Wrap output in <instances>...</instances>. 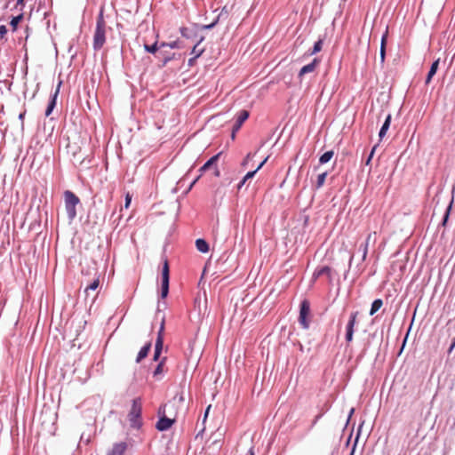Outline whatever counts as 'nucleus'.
<instances>
[{
	"label": "nucleus",
	"mask_w": 455,
	"mask_h": 455,
	"mask_svg": "<svg viewBox=\"0 0 455 455\" xmlns=\"http://www.w3.org/2000/svg\"><path fill=\"white\" fill-rule=\"evenodd\" d=\"M310 313V303L307 299H304L301 301L299 306V322L303 329L307 330L309 328V322L307 320V316Z\"/></svg>",
	"instance_id": "6"
},
{
	"label": "nucleus",
	"mask_w": 455,
	"mask_h": 455,
	"mask_svg": "<svg viewBox=\"0 0 455 455\" xmlns=\"http://www.w3.org/2000/svg\"><path fill=\"white\" fill-rule=\"evenodd\" d=\"M249 455H254V452H253V447H251L250 450H249Z\"/></svg>",
	"instance_id": "55"
},
{
	"label": "nucleus",
	"mask_w": 455,
	"mask_h": 455,
	"mask_svg": "<svg viewBox=\"0 0 455 455\" xmlns=\"http://www.w3.org/2000/svg\"><path fill=\"white\" fill-rule=\"evenodd\" d=\"M323 413H320L318 415H316L314 419V420L312 421V424L310 426V428H313L315 424L317 423V421L323 417Z\"/></svg>",
	"instance_id": "38"
},
{
	"label": "nucleus",
	"mask_w": 455,
	"mask_h": 455,
	"mask_svg": "<svg viewBox=\"0 0 455 455\" xmlns=\"http://www.w3.org/2000/svg\"><path fill=\"white\" fill-rule=\"evenodd\" d=\"M382 305L383 301L381 299H374L371 306L370 315H373L377 311H379Z\"/></svg>",
	"instance_id": "24"
},
{
	"label": "nucleus",
	"mask_w": 455,
	"mask_h": 455,
	"mask_svg": "<svg viewBox=\"0 0 455 455\" xmlns=\"http://www.w3.org/2000/svg\"><path fill=\"white\" fill-rule=\"evenodd\" d=\"M158 413L163 415L159 417V419L156 424V428L160 432H164L171 428L175 420L165 416L164 406H161L159 408Z\"/></svg>",
	"instance_id": "7"
},
{
	"label": "nucleus",
	"mask_w": 455,
	"mask_h": 455,
	"mask_svg": "<svg viewBox=\"0 0 455 455\" xmlns=\"http://www.w3.org/2000/svg\"><path fill=\"white\" fill-rule=\"evenodd\" d=\"M165 47H169L170 49L179 48L180 47L179 41H172L170 43H162L160 44V48H165Z\"/></svg>",
	"instance_id": "33"
},
{
	"label": "nucleus",
	"mask_w": 455,
	"mask_h": 455,
	"mask_svg": "<svg viewBox=\"0 0 455 455\" xmlns=\"http://www.w3.org/2000/svg\"><path fill=\"white\" fill-rule=\"evenodd\" d=\"M323 39H318L315 44H314V46L311 50L308 51V55H314V54H316L317 52H319L321 50H322V47H323Z\"/></svg>",
	"instance_id": "27"
},
{
	"label": "nucleus",
	"mask_w": 455,
	"mask_h": 455,
	"mask_svg": "<svg viewBox=\"0 0 455 455\" xmlns=\"http://www.w3.org/2000/svg\"><path fill=\"white\" fill-rule=\"evenodd\" d=\"M358 436H359V435H357V436H356V438L355 440V443H354V444L352 446V449H351V451H350L349 455H355V451L356 444H357V441H358Z\"/></svg>",
	"instance_id": "39"
},
{
	"label": "nucleus",
	"mask_w": 455,
	"mask_h": 455,
	"mask_svg": "<svg viewBox=\"0 0 455 455\" xmlns=\"http://www.w3.org/2000/svg\"><path fill=\"white\" fill-rule=\"evenodd\" d=\"M164 323H165V319H164V315H163L162 318H161L160 328H159V331L157 333V338H156V344H155V351H154V355H153V360L155 362L159 361V358H160V355H161V353L163 350Z\"/></svg>",
	"instance_id": "5"
},
{
	"label": "nucleus",
	"mask_w": 455,
	"mask_h": 455,
	"mask_svg": "<svg viewBox=\"0 0 455 455\" xmlns=\"http://www.w3.org/2000/svg\"><path fill=\"white\" fill-rule=\"evenodd\" d=\"M204 37L200 36L190 52V54L194 55V57L196 59L199 58L204 52V49H198L199 44L204 41Z\"/></svg>",
	"instance_id": "21"
},
{
	"label": "nucleus",
	"mask_w": 455,
	"mask_h": 455,
	"mask_svg": "<svg viewBox=\"0 0 455 455\" xmlns=\"http://www.w3.org/2000/svg\"><path fill=\"white\" fill-rule=\"evenodd\" d=\"M18 7H20V10L22 11V9L24 7V0H17L15 8H18Z\"/></svg>",
	"instance_id": "40"
},
{
	"label": "nucleus",
	"mask_w": 455,
	"mask_h": 455,
	"mask_svg": "<svg viewBox=\"0 0 455 455\" xmlns=\"http://www.w3.org/2000/svg\"><path fill=\"white\" fill-rule=\"evenodd\" d=\"M319 63L320 60L318 58H315L310 63L303 66L299 72V77H301L307 73L313 72L319 65Z\"/></svg>",
	"instance_id": "13"
},
{
	"label": "nucleus",
	"mask_w": 455,
	"mask_h": 455,
	"mask_svg": "<svg viewBox=\"0 0 455 455\" xmlns=\"http://www.w3.org/2000/svg\"><path fill=\"white\" fill-rule=\"evenodd\" d=\"M334 156V152L333 150H329V151H326L324 152L320 157H319V164H327L329 161H331V159Z\"/></svg>",
	"instance_id": "25"
},
{
	"label": "nucleus",
	"mask_w": 455,
	"mask_h": 455,
	"mask_svg": "<svg viewBox=\"0 0 455 455\" xmlns=\"http://www.w3.org/2000/svg\"><path fill=\"white\" fill-rule=\"evenodd\" d=\"M143 47H144V50L147 52L152 53V54H155V55H156L158 53L159 50L161 49L160 45H158V42L157 41L155 42L152 44H144Z\"/></svg>",
	"instance_id": "22"
},
{
	"label": "nucleus",
	"mask_w": 455,
	"mask_h": 455,
	"mask_svg": "<svg viewBox=\"0 0 455 455\" xmlns=\"http://www.w3.org/2000/svg\"><path fill=\"white\" fill-rule=\"evenodd\" d=\"M354 332H346V340L351 342L353 340Z\"/></svg>",
	"instance_id": "41"
},
{
	"label": "nucleus",
	"mask_w": 455,
	"mask_h": 455,
	"mask_svg": "<svg viewBox=\"0 0 455 455\" xmlns=\"http://www.w3.org/2000/svg\"><path fill=\"white\" fill-rule=\"evenodd\" d=\"M353 259H354V255H352L349 259V262H348V267H351V264H352V261H353Z\"/></svg>",
	"instance_id": "54"
},
{
	"label": "nucleus",
	"mask_w": 455,
	"mask_h": 455,
	"mask_svg": "<svg viewBox=\"0 0 455 455\" xmlns=\"http://www.w3.org/2000/svg\"><path fill=\"white\" fill-rule=\"evenodd\" d=\"M159 314H160V310H158V311L156 312V317H158Z\"/></svg>",
	"instance_id": "59"
},
{
	"label": "nucleus",
	"mask_w": 455,
	"mask_h": 455,
	"mask_svg": "<svg viewBox=\"0 0 455 455\" xmlns=\"http://www.w3.org/2000/svg\"><path fill=\"white\" fill-rule=\"evenodd\" d=\"M391 119H392V116H391V114H388L379 132V140H382L386 136L387 132L388 131V129L390 127Z\"/></svg>",
	"instance_id": "16"
},
{
	"label": "nucleus",
	"mask_w": 455,
	"mask_h": 455,
	"mask_svg": "<svg viewBox=\"0 0 455 455\" xmlns=\"http://www.w3.org/2000/svg\"><path fill=\"white\" fill-rule=\"evenodd\" d=\"M210 409H211V405H209V406L207 407V409H206V411H205V413H204V414L208 415V412H209Z\"/></svg>",
	"instance_id": "56"
},
{
	"label": "nucleus",
	"mask_w": 455,
	"mask_h": 455,
	"mask_svg": "<svg viewBox=\"0 0 455 455\" xmlns=\"http://www.w3.org/2000/svg\"><path fill=\"white\" fill-rule=\"evenodd\" d=\"M386 48L387 46H384L383 44H380V48H379V58H380V63L383 64L385 62V58H386Z\"/></svg>",
	"instance_id": "35"
},
{
	"label": "nucleus",
	"mask_w": 455,
	"mask_h": 455,
	"mask_svg": "<svg viewBox=\"0 0 455 455\" xmlns=\"http://www.w3.org/2000/svg\"><path fill=\"white\" fill-rule=\"evenodd\" d=\"M207 416H208V415H206V414H204V421H205V420H206Z\"/></svg>",
	"instance_id": "58"
},
{
	"label": "nucleus",
	"mask_w": 455,
	"mask_h": 455,
	"mask_svg": "<svg viewBox=\"0 0 455 455\" xmlns=\"http://www.w3.org/2000/svg\"><path fill=\"white\" fill-rule=\"evenodd\" d=\"M204 429H202L199 433H197L196 437H198L204 432Z\"/></svg>",
	"instance_id": "57"
},
{
	"label": "nucleus",
	"mask_w": 455,
	"mask_h": 455,
	"mask_svg": "<svg viewBox=\"0 0 455 455\" xmlns=\"http://www.w3.org/2000/svg\"><path fill=\"white\" fill-rule=\"evenodd\" d=\"M65 208L68 218L72 221L76 217V207L80 204L79 197L70 190L64 192Z\"/></svg>",
	"instance_id": "3"
},
{
	"label": "nucleus",
	"mask_w": 455,
	"mask_h": 455,
	"mask_svg": "<svg viewBox=\"0 0 455 455\" xmlns=\"http://www.w3.org/2000/svg\"><path fill=\"white\" fill-rule=\"evenodd\" d=\"M214 175H215L216 177H219V176L220 175V170H219V169H217V168H216V170H215V172H214Z\"/></svg>",
	"instance_id": "52"
},
{
	"label": "nucleus",
	"mask_w": 455,
	"mask_h": 455,
	"mask_svg": "<svg viewBox=\"0 0 455 455\" xmlns=\"http://www.w3.org/2000/svg\"><path fill=\"white\" fill-rule=\"evenodd\" d=\"M61 84H62V81H60L55 91L51 93L50 100H49L47 108L45 109V114H44L45 116H49L52 113L53 109L55 108L56 104H57V98L60 93Z\"/></svg>",
	"instance_id": "8"
},
{
	"label": "nucleus",
	"mask_w": 455,
	"mask_h": 455,
	"mask_svg": "<svg viewBox=\"0 0 455 455\" xmlns=\"http://www.w3.org/2000/svg\"><path fill=\"white\" fill-rule=\"evenodd\" d=\"M100 285V277H96L89 285L86 286L84 291H95Z\"/></svg>",
	"instance_id": "31"
},
{
	"label": "nucleus",
	"mask_w": 455,
	"mask_h": 455,
	"mask_svg": "<svg viewBox=\"0 0 455 455\" xmlns=\"http://www.w3.org/2000/svg\"><path fill=\"white\" fill-rule=\"evenodd\" d=\"M454 347H455V338H454L453 342L451 344V346L449 347V352H451Z\"/></svg>",
	"instance_id": "50"
},
{
	"label": "nucleus",
	"mask_w": 455,
	"mask_h": 455,
	"mask_svg": "<svg viewBox=\"0 0 455 455\" xmlns=\"http://www.w3.org/2000/svg\"><path fill=\"white\" fill-rule=\"evenodd\" d=\"M126 443H116L112 451L108 453V455H124L125 450H126Z\"/></svg>",
	"instance_id": "20"
},
{
	"label": "nucleus",
	"mask_w": 455,
	"mask_h": 455,
	"mask_svg": "<svg viewBox=\"0 0 455 455\" xmlns=\"http://www.w3.org/2000/svg\"><path fill=\"white\" fill-rule=\"evenodd\" d=\"M267 158H268V157H266V158H265L261 163H259L258 167L255 169V170H257V172H258L259 170H260V169L263 167V165H264V164H266V162L267 161Z\"/></svg>",
	"instance_id": "44"
},
{
	"label": "nucleus",
	"mask_w": 455,
	"mask_h": 455,
	"mask_svg": "<svg viewBox=\"0 0 455 455\" xmlns=\"http://www.w3.org/2000/svg\"><path fill=\"white\" fill-rule=\"evenodd\" d=\"M359 251H362V261H364L366 259L367 254H368L367 243H362L359 245Z\"/></svg>",
	"instance_id": "32"
},
{
	"label": "nucleus",
	"mask_w": 455,
	"mask_h": 455,
	"mask_svg": "<svg viewBox=\"0 0 455 455\" xmlns=\"http://www.w3.org/2000/svg\"><path fill=\"white\" fill-rule=\"evenodd\" d=\"M199 28V25L193 24L192 27H181L180 31L183 37L187 39H196L197 40V30Z\"/></svg>",
	"instance_id": "10"
},
{
	"label": "nucleus",
	"mask_w": 455,
	"mask_h": 455,
	"mask_svg": "<svg viewBox=\"0 0 455 455\" xmlns=\"http://www.w3.org/2000/svg\"><path fill=\"white\" fill-rule=\"evenodd\" d=\"M107 23L104 19V11L101 8L97 20L93 35L92 47L94 51H100L106 43Z\"/></svg>",
	"instance_id": "1"
},
{
	"label": "nucleus",
	"mask_w": 455,
	"mask_h": 455,
	"mask_svg": "<svg viewBox=\"0 0 455 455\" xmlns=\"http://www.w3.org/2000/svg\"><path fill=\"white\" fill-rule=\"evenodd\" d=\"M252 156H251V154H250V153H249V154L247 155L246 158L243 160V164H243V165H245V164H247L248 160H249L251 157H252Z\"/></svg>",
	"instance_id": "48"
},
{
	"label": "nucleus",
	"mask_w": 455,
	"mask_h": 455,
	"mask_svg": "<svg viewBox=\"0 0 455 455\" xmlns=\"http://www.w3.org/2000/svg\"><path fill=\"white\" fill-rule=\"evenodd\" d=\"M371 236H372V234H371V233L368 234V235H367L366 239H365V240H364V242H363V243H367V246H368V247H369V243H370V241H371Z\"/></svg>",
	"instance_id": "47"
},
{
	"label": "nucleus",
	"mask_w": 455,
	"mask_h": 455,
	"mask_svg": "<svg viewBox=\"0 0 455 455\" xmlns=\"http://www.w3.org/2000/svg\"><path fill=\"white\" fill-rule=\"evenodd\" d=\"M196 247L197 251L202 253H207L210 250L209 243L204 238H198L196 240Z\"/></svg>",
	"instance_id": "19"
},
{
	"label": "nucleus",
	"mask_w": 455,
	"mask_h": 455,
	"mask_svg": "<svg viewBox=\"0 0 455 455\" xmlns=\"http://www.w3.org/2000/svg\"><path fill=\"white\" fill-rule=\"evenodd\" d=\"M7 33V28L5 25L0 26V38H3Z\"/></svg>",
	"instance_id": "37"
},
{
	"label": "nucleus",
	"mask_w": 455,
	"mask_h": 455,
	"mask_svg": "<svg viewBox=\"0 0 455 455\" xmlns=\"http://www.w3.org/2000/svg\"><path fill=\"white\" fill-rule=\"evenodd\" d=\"M236 132H234V127H233V128H232V133H231V138H232V140H234V139H235V133H236Z\"/></svg>",
	"instance_id": "53"
},
{
	"label": "nucleus",
	"mask_w": 455,
	"mask_h": 455,
	"mask_svg": "<svg viewBox=\"0 0 455 455\" xmlns=\"http://www.w3.org/2000/svg\"><path fill=\"white\" fill-rule=\"evenodd\" d=\"M196 60V58H195V57L193 56L192 58H190V59L188 60V65L189 67H192V66L194 65V63H195Z\"/></svg>",
	"instance_id": "46"
},
{
	"label": "nucleus",
	"mask_w": 455,
	"mask_h": 455,
	"mask_svg": "<svg viewBox=\"0 0 455 455\" xmlns=\"http://www.w3.org/2000/svg\"><path fill=\"white\" fill-rule=\"evenodd\" d=\"M25 115H26V112H25V111H24V112H21V113L19 115V119L22 121V120L24 119V117H25Z\"/></svg>",
	"instance_id": "49"
},
{
	"label": "nucleus",
	"mask_w": 455,
	"mask_h": 455,
	"mask_svg": "<svg viewBox=\"0 0 455 455\" xmlns=\"http://www.w3.org/2000/svg\"><path fill=\"white\" fill-rule=\"evenodd\" d=\"M452 204H453V198H451V202L449 203L448 206L446 207V210H445V212L443 214V220H442V226H445L448 220H449V217H450V213H451V208H452Z\"/></svg>",
	"instance_id": "29"
},
{
	"label": "nucleus",
	"mask_w": 455,
	"mask_h": 455,
	"mask_svg": "<svg viewBox=\"0 0 455 455\" xmlns=\"http://www.w3.org/2000/svg\"><path fill=\"white\" fill-rule=\"evenodd\" d=\"M166 361V357L162 358V360L158 363L156 369L153 371V377L158 379L159 375H162L164 371V365Z\"/></svg>",
	"instance_id": "26"
},
{
	"label": "nucleus",
	"mask_w": 455,
	"mask_h": 455,
	"mask_svg": "<svg viewBox=\"0 0 455 455\" xmlns=\"http://www.w3.org/2000/svg\"><path fill=\"white\" fill-rule=\"evenodd\" d=\"M23 17H24L23 12H20L19 15L13 16L12 18V20L10 21V25H11L13 32L17 30L18 25L23 20Z\"/></svg>",
	"instance_id": "23"
},
{
	"label": "nucleus",
	"mask_w": 455,
	"mask_h": 455,
	"mask_svg": "<svg viewBox=\"0 0 455 455\" xmlns=\"http://www.w3.org/2000/svg\"><path fill=\"white\" fill-rule=\"evenodd\" d=\"M377 147H378V145H375V146L371 148V152H370V154H369L368 157H367V158H366V160H365V163H364V164H365V165H369V164H371V159H372V157H373V156H374V153H375V150H376Z\"/></svg>",
	"instance_id": "36"
},
{
	"label": "nucleus",
	"mask_w": 455,
	"mask_h": 455,
	"mask_svg": "<svg viewBox=\"0 0 455 455\" xmlns=\"http://www.w3.org/2000/svg\"><path fill=\"white\" fill-rule=\"evenodd\" d=\"M357 315V311L352 312L350 314L348 322L346 326V332H355V325L356 323Z\"/></svg>",
	"instance_id": "17"
},
{
	"label": "nucleus",
	"mask_w": 455,
	"mask_h": 455,
	"mask_svg": "<svg viewBox=\"0 0 455 455\" xmlns=\"http://www.w3.org/2000/svg\"><path fill=\"white\" fill-rule=\"evenodd\" d=\"M439 61L440 60L437 59L431 64V67L425 80L426 84H428L431 82L433 76L436 74L439 66Z\"/></svg>",
	"instance_id": "15"
},
{
	"label": "nucleus",
	"mask_w": 455,
	"mask_h": 455,
	"mask_svg": "<svg viewBox=\"0 0 455 455\" xmlns=\"http://www.w3.org/2000/svg\"><path fill=\"white\" fill-rule=\"evenodd\" d=\"M324 275L328 277L329 282H332V276H331V268L328 266H323L321 267H316L312 275V283H315L316 279H318L320 276H324Z\"/></svg>",
	"instance_id": "9"
},
{
	"label": "nucleus",
	"mask_w": 455,
	"mask_h": 455,
	"mask_svg": "<svg viewBox=\"0 0 455 455\" xmlns=\"http://www.w3.org/2000/svg\"><path fill=\"white\" fill-rule=\"evenodd\" d=\"M220 152L212 156L209 160H207L203 166L200 167L199 169V172H200V176L203 175L204 172H205L207 170H209L213 164H216V162L218 161L220 156Z\"/></svg>",
	"instance_id": "14"
},
{
	"label": "nucleus",
	"mask_w": 455,
	"mask_h": 455,
	"mask_svg": "<svg viewBox=\"0 0 455 455\" xmlns=\"http://www.w3.org/2000/svg\"><path fill=\"white\" fill-rule=\"evenodd\" d=\"M219 21V18H217L213 22L210 23V24H207V25H199V28L200 29H203V30H210V29H212L216 24L218 23Z\"/></svg>",
	"instance_id": "34"
},
{
	"label": "nucleus",
	"mask_w": 455,
	"mask_h": 455,
	"mask_svg": "<svg viewBox=\"0 0 455 455\" xmlns=\"http://www.w3.org/2000/svg\"><path fill=\"white\" fill-rule=\"evenodd\" d=\"M354 411H355V409H354V408H352V409L350 410V411H349V415H348L347 421L350 419V418H351V416L353 415Z\"/></svg>",
	"instance_id": "51"
},
{
	"label": "nucleus",
	"mask_w": 455,
	"mask_h": 455,
	"mask_svg": "<svg viewBox=\"0 0 455 455\" xmlns=\"http://www.w3.org/2000/svg\"><path fill=\"white\" fill-rule=\"evenodd\" d=\"M200 175L197 176L192 182L191 184L189 185L188 188V191H189L193 187L194 185L197 182V180L200 179Z\"/></svg>",
	"instance_id": "45"
},
{
	"label": "nucleus",
	"mask_w": 455,
	"mask_h": 455,
	"mask_svg": "<svg viewBox=\"0 0 455 455\" xmlns=\"http://www.w3.org/2000/svg\"><path fill=\"white\" fill-rule=\"evenodd\" d=\"M151 346H152L151 342L149 341V342H147L140 348V350L138 353L137 358H136V363H140L142 359H144L145 357L148 356V352L150 351Z\"/></svg>",
	"instance_id": "18"
},
{
	"label": "nucleus",
	"mask_w": 455,
	"mask_h": 455,
	"mask_svg": "<svg viewBox=\"0 0 455 455\" xmlns=\"http://www.w3.org/2000/svg\"><path fill=\"white\" fill-rule=\"evenodd\" d=\"M156 58L161 61V67H164L168 62L175 59V53L170 52L168 51L164 50V48L160 49L158 53L156 55Z\"/></svg>",
	"instance_id": "11"
},
{
	"label": "nucleus",
	"mask_w": 455,
	"mask_h": 455,
	"mask_svg": "<svg viewBox=\"0 0 455 455\" xmlns=\"http://www.w3.org/2000/svg\"><path fill=\"white\" fill-rule=\"evenodd\" d=\"M170 285V267L168 260L165 259L164 261L162 275H161V293L160 297L165 299L169 294Z\"/></svg>",
	"instance_id": "4"
},
{
	"label": "nucleus",
	"mask_w": 455,
	"mask_h": 455,
	"mask_svg": "<svg viewBox=\"0 0 455 455\" xmlns=\"http://www.w3.org/2000/svg\"><path fill=\"white\" fill-rule=\"evenodd\" d=\"M142 404L141 398L136 397L132 400V407L128 414L130 426L132 428L139 429L142 426L141 421Z\"/></svg>",
	"instance_id": "2"
},
{
	"label": "nucleus",
	"mask_w": 455,
	"mask_h": 455,
	"mask_svg": "<svg viewBox=\"0 0 455 455\" xmlns=\"http://www.w3.org/2000/svg\"><path fill=\"white\" fill-rule=\"evenodd\" d=\"M387 32H386L384 35H382L380 44H383L384 46H387Z\"/></svg>",
	"instance_id": "42"
},
{
	"label": "nucleus",
	"mask_w": 455,
	"mask_h": 455,
	"mask_svg": "<svg viewBox=\"0 0 455 455\" xmlns=\"http://www.w3.org/2000/svg\"><path fill=\"white\" fill-rule=\"evenodd\" d=\"M131 201H132V197L130 196L129 194H127L126 196H125V204H124L125 208L129 207V205L131 204Z\"/></svg>",
	"instance_id": "43"
},
{
	"label": "nucleus",
	"mask_w": 455,
	"mask_h": 455,
	"mask_svg": "<svg viewBox=\"0 0 455 455\" xmlns=\"http://www.w3.org/2000/svg\"><path fill=\"white\" fill-rule=\"evenodd\" d=\"M257 173V170H253V171H250L248 172L245 176L242 179V180L238 183L237 185V188L238 189H241L242 187L245 184V182L250 180V179H252L255 174Z\"/></svg>",
	"instance_id": "28"
},
{
	"label": "nucleus",
	"mask_w": 455,
	"mask_h": 455,
	"mask_svg": "<svg viewBox=\"0 0 455 455\" xmlns=\"http://www.w3.org/2000/svg\"><path fill=\"white\" fill-rule=\"evenodd\" d=\"M327 175H328V172H324L317 176V180H316V183H315L316 189H319L323 186Z\"/></svg>",
	"instance_id": "30"
},
{
	"label": "nucleus",
	"mask_w": 455,
	"mask_h": 455,
	"mask_svg": "<svg viewBox=\"0 0 455 455\" xmlns=\"http://www.w3.org/2000/svg\"><path fill=\"white\" fill-rule=\"evenodd\" d=\"M250 113L248 110L243 109L237 113L235 123L233 125L234 132H238L243 124L249 118Z\"/></svg>",
	"instance_id": "12"
}]
</instances>
